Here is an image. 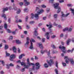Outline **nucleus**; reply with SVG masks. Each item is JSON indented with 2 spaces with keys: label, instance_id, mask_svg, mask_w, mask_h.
I'll list each match as a JSON object with an SVG mask.
<instances>
[{
  "label": "nucleus",
  "instance_id": "nucleus-14",
  "mask_svg": "<svg viewBox=\"0 0 74 74\" xmlns=\"http://www.w3.org/2000/svg\"><path fill=\"white\" fill-rule=\"evenodd\" d=\"M38 45L40 49H42L44 48V47H43V45H42V43H39Z\"/></svg>",
  "mask_w": 74,
  "mask_h": 74
},
{
  "label": "nucleus",
  "instance_id": "nucleus-23",
  "mask_svg": "<svg viewBox=\"0 0 74 74\" xmlns=\"http://www.w3.org/2000/svg\"><path fill=\"white\" fill-rule=\"evenodd\" d=\"M47 55L49 56V58H51V56H50V51L47 53Z\"/></svg>",
  "mask_w": 74,
  "mask_h": 74
},
{
  "label": "nucleus",
  "instance_id": "nucleus-58",
  "mask_svg": "<svg viewBox=\"0 0 74 74\" xmlns=\"http://www.w3.org/2000/svg\"><path fill=\"white\" fill-rule=\"evenodd\" d=\"M56 37V36L55 35H53L51 36V38H55V37Z\"/></svg>",
  "mask_w": 74,
  "mask_h": 74
},
{
  "label": "nucleus",
  "instance_id": "nucleus-36",
  "mask_svg": "<svg viewBox=\"0 0 74 74\" xmlns=\"http://www.w3.org/2000/svg\"><path fill=\"white\" fill-rule=\"evenodd\" d=\"M34 66L32 68V70H35V66H36V65L35 64V65H33Z\"/></svg>",
  "mask_w": 74,
  "mask_h": 74
},
{
  "label": "nucleus",
  "instance_id": "nucleus-54",
  "mask_svg": "<svg viewBox=\"0 0 74 74\" xmlns=\"http://www.w3.org/2000/svg\"><path fill=\"white\" fill-rule=\"evenodd\" d=\"M64 2V1L63 0H62L61 1H60L59 3H63Z\"/></svg>",
  "mask_w": 74,
  "mask_h": 74
},
{
  "label": "nucleus",
  "instance_id": "nucleus-13",
  "mask_svg": "<svg viewBox=\"0 0 74 74\" xmlns=\"http://www.w3.org/2000/svg\"><path fill=\"white\" fill-rule=\"evenodd\" d=\"M30 42H31V45L30 46V47H29V48L31 49H33V43H32V41L31 40H30Z\"/></svg>",
  "mask_w": 74,
  "mask_h": 74
},
{
  "label": "nucleus",
  "instance_id": "nucleus-17",
  "mask_svg": "<svg viewBox=\"0 0 74 74\" xmlns=\"http://www.w3.org/2000/svg\"><path fill=\"white\" fill-rule=\"evenodd\" d=\"M34 34H35V36H38V34L37 32V29H35V31L34 32Z\"/></svg>",
  "mask_w": 74,
  "mask_h": 74
},
{
  "label": "nucleus",
  "instance_id": "nucleus-47",
  "mask_svg": "<svg viewBox=\"0 0 74 74\" xmlns=\"http://www.w3.org/2000/svg\"><path fill=\"white\" fill-rule=\"evenodd\" d=\"M7 69H10V65L8 64H6Z\"/></svg>",
  "mask_w": 74,
  "mask_h": 74
},
{
  "label": "nucleus",
  "instance_id": "nucleus-21",
  "mask_svg": "<svg viewBox=\"0 0 74 74\" xmlns=\"http://www.w3.org/2000/svg\"><path fill=\"white\" fill-rule=\"evenodd\" d=\"M74 48H73L72 50H69L67 51V52H71V53H72V52H73V51H74Z\"/></svg>",
  "mask_w": 74,
  "mask_h": 74
},
{
  "label": "nucleus",
  "instance_id": "nucleus-4",
  "mask_svg": "<svg viewBox=\"0 0 74 74\" xmlns=\"http://www.w3.org/2000/svg\"><path fill=\"white\" fill-rule=\"evenodd\" d=\"M60 49H61L62 51V52L64 53H66V51H65V49H66V47L64 46H62L60 45L59 47Z\"/></svg>",
  "mask_w": 74,
  "mask_h": 74
},
{
  "label": "nucleus",
  "instance_id": "nucleus-35",
  "mask_svg": "<svg viewBox=\"0 0 74 74\" xmlns=\"http://www.w3.org/2000/svg\"><path fill=\"white\" fill-rule=\"evenodd\" d=\"M62 64L63 66H66V63H64L63 62H62Z\"/></svg>",
  "mask_w": 74,
  "mask_h": 74
},
{
  "label": "nucleus",
  "instance_id": "nucleus-20",
  "mask_svg": "<svg viewBox=\"0 0 74 74\" xmlns=\"http://www.w3.org/2000/svg\"><path fill=\"white\" fill-rule=\"evenodd\" d=\"M41 52L42 54H43L45 52H47V50H41Z\"/></svg>",
  "mask_w": 74,
  "mask_h": 74
},
{
  "label": "nucleus",
  "instance_id": "nucleus-45",
  "mask_svg": "<svg viewBox=\"0 0 74 74\" xmlns=\"http://www.w3.org/2000/svg\"><path fill=\"white\" fill-rule=\"evenodd\" d=\"M12 33L13 34H16V31H14L12 32Z\"/></svg>",
  "mask_w": 74,
  "mask_h": 74
},
{
  "label": "nucleus",
  "instance_id": "nucleus-32",
  "mask_svg": "<svg viewBox=\"0 0 74 74\" xmlns=\"http://www.w3.org/2000/svg\"><path fill=\"white\" fill-rule=\"evenodd\" d=\"M8 45H5V49H8Z\"/></svg>",
  "mask_w": 74,
  "mask_h": 74
},
{
  "label": "nucleus",
  "instance_id": "nucleus-55",
  "mask_svg": "<svg viewBox=\"0 0 74 74\" xmlns=\"http://www.w3.org/2000/svg\"><path fill=\"white\" fill-rule=\"evenodd\" d=\"M12 36H11L9 38V40H12Z\"/></svg>",
  "mask_w": 74,
  "mask_h": 74
},
{
  "label": "nucleus",
  "instance_id": "nucleus-62",
  "mask_svg": "<svg viewBox=\"0 0 74 74\" xmlns=\"http://www.w3.org/2000/svg\"><path fill=\"white\" fill-rule=\"evenodd\" d=\"M60 37H63V34H61L60 35Z\"/></svg>",
  "mask_w": 74,
  "mask_h": 74
},
{
  "label": "nucleus",
  "instance_id": "nucleus-42",
  "mask_svg": "<svg viewBox=\"0 0 74 74\" xmlns=\"http://www.w3.org/2000/svg\"><path fill=\"white\" fill-rule=\"evenodd\" d=\"M34 23V21H30V22L29 23L31 24V25H32V24H33Z\"/></svg>",
  "mask_w": 74,
  "mask_h": 74
},
{
  "label": "nucleus",
  "instance_id": "nucleus-49",
  "mask_svg": "<svg viewBox=\"0 0 74 74\" xmlns=\"http://www.w3.org/2000/svg\"><path fill=\"white\" fill-rule=\"evenodd\" d=\"M29 42L27 41L26 42V43L25 44V45H29Z\"/></svg>",
  "mask_w": 74,
  "mask_h": 74
},
{
  "label": "nucleus",
  "instance_id": "nucleus-60",
  "mask_svg": "<svg viewBox=\"0 0 74 74\" xmlns=\"http://www.w3.org/2000/svg\"><path fill=\"white\" fill-rule=\"evenodd\" d=\"M17 63H21V60H19L17 61Z\"/></svg>",
  "mask_w": 74,
  "mask_h": 74
},
{
  "label": "nucleus",
  "instance_id": "nucleus-3",
  "mask_svg": "<svg viewBox=\"0 0 74 74\" xmlns=\"http://www.w3.org/2000/svg\"><path fill=\"white\" fill-rule=\"evenodd\" d=\"M59 4L58 3H56L54 4V8L55 9H58V10L57 11V13H59L60 11V7L58 6Z\"/></svg>",
  "mask_w": 74,
  "mask_h": 74
},
{
  "label": "nucleus",
  "instance_id": "nucleus-15",
  "mask_svg": "<svg viewBox=\"0 0 74 74\" xmlns=\"http://www.w3.org/2000/svg\"><path fill=\"white\" fill-rule=\"evenodd\" d=\"M12 49L14 53H16V48L15 47L13 46V47Z\"/></svg>",
  "mask_w": 74,
  "mask_h": 74
},
{
  "label": "nucleus",
  "instance_id": "nucleus-52",
  "mask_svg": "<svg viewBox=\"0 0 74 74\" xmlns=\"http://www.w3.org/2000/svg\"><path fill=\"white\" fill-rule=\"evenodd\" d=\"M54 0H50L49 2L51 3H53Z\"/></svg>",
  "mask_w": 74,
  "mask_h": 74
},
{
  "label": "nucleus",
  "instance_id": "nucleus-30",
  "mask_svg": "<svg viewBox=\"0 0 74 74\" xmlns=\"http://www.w3.org/2000/svg\"><path fill=\"white\" fill-rule=\"evenodd\" d=\"M53 16L54 18H58V14H55Z\"/></svg>",
  "mask_w": 74,
  "mask_h": 74
},
{
  "label": "nucleus",
  "instance_id": "nucleus-18",
  "mask_svg": "<svg viewBox=\"0 0 74 74\" xmlns=\"http://www.w3.org/2000/svg\"><path fill=\"white\" fill-rule=\"evenodd\" d=\"M45 35L47 36V40H49V36H48L49 35V33H48V32H47L45 34Z\"/></svg>",
  "mask_w": 74,
  "mask_h": 74
},
{
  "label": "nucleus",
  "instance_id": "nucleus-33",
  "mask_svg": "<svg viewBox=\"0 0 74 74\" xmlns=\"http://www.w3.org/2000/svg\"><path fill=\"white\" fill-rule=\"evenodd\" d=\"M51 47H52V48H54V49H55V48H56V47H55V45H51Z\"/></svg>",
  "mask_w": 74,
  "mask_h": 74
},
{
  "label": "nucleus",
  "instance_id": "nucleus-22",
  "mask_svg": "<svg viewBox=\"0 0 74 74\" xmlns=\"http://www.w3.org/2000/svg\"><path fill=\"white\" fill-rule=\"evenodd\" d=\"M2 17H3L5 20H7V18H6V15H5V14H3L2 16Z\"/></svg>",
  "mask_w": 74,
  "mask_h": 74
},
{
  "label": "nucleus",
  "instance_id": "nucleus-1",
  "mask_svg": "<svg viewBox=\"0 0 74 74\" xmlns=\"http://www.w3.org/2000/svg\"><path fill=\"white\" fill-rule=\"evenodd\" d=\"M36 11H38V14H35V17L37 19H38V15L42 13L44 11V10H40L39 8L38 7L36 8Z\"/></svg>",
  "mask_w": 74,
  "mask_h": 74
},
{
  "label": "nucleus",
  "instance_id": "nucleus-6",
  "mask_svg": "<svg viewBox=\"0 0 74 74\" xmlns=\"http://www.w3.org/2000/svg\"><path fill=\"white\" fill-rule=\"evenodd\" d=\"M14 58H15V55L13 54L10 56V59L11 61H13V59H14Z\"/></svg>",
  "mask_w": 74,
  "mask_h": 74
},
{
  "label": "nucleus",
  "instance_id": "nucleus-41",
  "mask_svg": "<svg viewBox=\"0 0 74 74\" xmlns=\"http://www.w3.org/2000/svg\"><path fill=\"white\" fill-rule=\"evenodd\" d=\"M20 6H22V5H23V2H21L19 3Z\"/></svg>",
  "mask_w": 74,
  "mask_h": 74
},
{
  "label": "nucleus",
  "instance_id": "nucleus-27",
  "mask_svg": "<svg viewBox=\"0 0 74 74\" xmlns=\"http://www.w3.org/2000/svg\"><path fill=\"white\" fill-rule=\"evenodd\" d=\"M70 11H72V13L73 14V15H74V9H70Z\"/></svg>",
  "mask_w": 74,
  "mask_h": 74
},
{
  "label": "nucleus",
  "instance_id": "nucleus-63",
  "mask_svg": "<svg viewBox=\"0 0 74 74\" xmlns=\"http://www.w3.org/2000/svg\"><path fill=\"white\" fill-rule=\"evenodd\" d=\"M24 33L25 34H27V31H24Z\"/></svg>",
  "mask_w": 74,
  "mask_h": 74
},
{
  "label": "nucleus",
  "instance_id": "nucleus-12",
  "mask_svg": "<svg viewBox=\"0 0 74 74\" xmlns=\"http://www.w3.org/2000/svg\"><path fill=\"white\" fill-rule=\"evenodd\" d=\"M62 17H66V16H67L69 15V14L68 13L66 15H64V14H63V12H62Z\"/></svg>",
  "mask_w": 74,
  "mask_h": 74
},
{
  "label": "nucleus",
  "instance_id": "nucleus-10",
  "mask_svg": "<svg viewBox=\"0 0 74 74\" xmlns=\"http://www.w3.org/2000/svg\"><path fill=\"white\" fill-rule=\"evenodd\" d=\"M36 70L39 69V68H40V64L38 62L36 63Z\"/></svg>",
  "mask_w": 74,
  "mask_h": 74
},
{
  "label": "nucleus",
  "instance_id": "nucleus-19",
  "mask_svg": "<svg viewBox=\"0 0 74 74\" xmlns=\"http://www.w3.org/2000/svg\"><path fill=\"white\" fill-rule=\"evenodd\" d=\"M25 56V55L24 54H22L19 57V59H21L22 58L23 56Z\"/></svg>",
  "mask_w": 74,
  "mask_h": 74
},
{
  "label": "nucleus",
  "instance_id": "nucleus-5",
  "mask_svg": "<svg viewBox=\"0 0 74 74\" xmlns=\"http://www.w3.org/2000/svg\"><path fill=\"white\" fill-rule=\"evenodd\" d=\"M21 66H23L25 67V68L26 69H28V68H29V66L28 65H26V63H25V62H21Z\"/></svg>",
  "mask_w": 74,
  "mask_h": 74
},
{
  "label": "nucleus",
  "instance_id": "nucleus-61",
  "mask_svg": "<svg viewBox=\"0 0 74 74\" xmlns=\"http://www.w3.org/2000/svg\"><path fill=\"white\" fill-rule=\"evenodd\" d=\"M18 27L20 29H22V28L21 27V26L18 25Z\"/></svg>",
  "mask_w": 74,
  "mask_h": 74
},
{
  "label": "nucleus",
  "instance_id": "nucleus-34",
  "mask_svg": "<svg viewBox=\"0 0 74 74\" xmlns=\"http://www.w3.org/2000/svg\"><path fill=\"white\" fill-rule=\"evenodd\" d=\"M56 67H57V68H58V62L56 61Z\"/></svg>",
  "mask_w": 74,
  "mask_h": 74
},
{
  "label": "nucleus",
  "instance_id": "nucleus-40",
  "mask_svg": "<svg viewBox=\"0 0 74 74\" xmlns=\"http://www.w3.org/2000/svg\"><path fill=\"white\" fill-rule=\"evenodd\" d=\"M25 68L26 69V68L25 67L23 68L21 70V71H22V72H23L25 71Z\"/></svg>",
  "mask_w": 74,
  "mask_h": 74
},
{
  "label": "nucleus",
  "instance_id": "nucleus-57",
  "mask_svg": "<svg viewBox=\"0 0 74 74\" xmlns=\"http://www.w3.org/2000/svg\"><path fill=\"white\" fill-rule=\"evenodd\" d=\"M14 10H17V8H16V7L15 6L14 7Z\"/></svg>",
  "mask_w": 74,
  "mask_h": 74
},
{
  "label": "nucleus",
  "instance_id": "nucleus-51",
  "mask_svg": "<svg viewBox=\"0 0 74 74\" xmlns=\"http://www.w3.org/2000/svg\"><path fill=\"white\" fill-rule=\"evenodd\" d=\"M67 5L68 7H72L73 6V5L71 4H68Z\"/></svg>",
  "mask_w": 74,
  "mask_h": 74
},
{
  "label": "nucleus",
  "instance_id": "nucleus-31",
  "mask_svg": "<svg viewBox=\"0 0 74 74\" xmlns=\"http://www.w3.org/2000/svg\"><path fill=\"white\" fill-rule=\"evenodd\" d=\"M20 12H21V10L20 9H18V10L17 11L16 13L17 14H20Z\"/></svg>",
  "mask_w": 74,
  "mask_h": 74
},
{
  "label": "nucleus",
  "instance_id": "nucleus-44",
  "mask_svg": "<svg viewBox=\"0 0 74 74\" xmlns=\"http://www.w3.org/2000/svg\"><path fill=\"white\" fill-rule=\"evenodd\" d=\"M9 66H11L12 67H14V65L12 64V63H11L10 64Z\"/></svg>",
  "mask_w": 74,
  "mask_h": 74
},
{
  "label": "nucleus",
  "instance_id": "nucleus-28",
  "mask_svg": "<svg viewBox=\"0 0 74 74\" xmlns=\"http://www.w3.org/2000/svg\"><path fill=\"white\" fill-rule=\"evenodd\" d=\"M44 66L45 68H48V64L46 63L45 64Z\"/></svg>",
  "mask_w": 74,
  "mask_h": 74
},
{
  "label": "nucleus",
  "instance_id": "nucleus-38",
  "mask_svg": "<svg viewBox=\"0 0 74 74\" xmlns=\"http://www.w3.org/2000/svg\"><path fill=\"white\" fill-rule=\"evenodd\" d=\"M31 18H32L33 19V18H34V14H33L32 13L31 14Z\"/></svg>",
  "mask_w": 74,
  "mask_h": 74
},
{
  "label": "nucleus",
  "instance_id": "nucleus-64",
  "mask_svg": "<svg viewBox=\"0 0 74 74\" xmlns=\"http://www.w3.org/2000/svg\"><path fill=\"white\" fill-rule=\"evenodd\" d=\"M72 41L73 42H74V38H72Z\"/></svg>",
  "mask_w": 74,
  "mask_h": 74
},
{
  "label": "nucleus",
  "instance_id": "nucleus-29",
  "mask_svg": "<svg viewBox=\"0 0 74 74\" xmlns=\"http://www.w3.org/2000/svg\"><path fill=\"white\" fill-rule=\"evenodd\" d=\"M5 53L6 56H10V53H8L7 51H5Z\"/></svg>",
  "mask_w": 74,
  "mask_h": 74
},
{
  "label": "nucleus",
  "instance_id": "nucleus-59",
  "mask_svg": "<svg viewBox=\"0 0 74 74\" xmlns=\"http://www.w3.org/2000/svg\"><path fill=\"white\" fill-rule=\"evenodd\" d=\"M1 63L2 64H3V66H4V62L3 61H1Z\"/></svg>",
  "mask_w": 74,
  "mask_h": 74
},
{
  "label": "nucleus",
  "instance_id": "nucleus-37",
  "mask_svg": "<svg viewBox=\"0 0 74 74\" xmlns=\"http://www.w3.org/2000/svg\"><path fill=\"white\" fill-rule=\"evenodd\" d=\"M55 71L56 74H58V70L57 69H56L55 70Z\"/></svg>",
  "mask_w": 74,
  "mask_h": 74
},
{
  "label": "nucleus",
  "instance_id": "nucleus-56",
  "mask_svg": "<svg viewBox=\"0 0 74 74\" xmlns=\"http://www.w3.org/2000/svg\"><path fill=\"white\" fill-rule=\"evenodd\" d=\"M28 19V17L27 16L25 18V21H26V22H27V21Z\"/></svg>",
  "mask_w": 74,
  "mask_h": 74
},
{
  "label": "nucleus",
  "instance_id": "nucleus-43",
  "mask_svg": "<svg viewBox=\"0 0 74 74\" xmlns=\"http://www.w3.org/2000/svg\"><path fill=\"white\" fill-rule=\"evenodd\" d=\"M45 38H42V41L43 42H45Z\"/></svg>",
  "mask_w": 74,
  "mask_h": 74
},
{
  "label": "nucleus",
  "instance_id": "nucleus-16",
  "mask_svg": "<svg viewBox=\"0 0 74 74\" xmlns=\"http://www.w3.org/2000/svg\"><path fill=\"white\" fill-rule=\"evenodd\" d=\"M71 42V39H69L66 41V43L67 45H69L70 44V42Z\"/></svg>",
  "mask_w": 74,
  "mask_h": 74
},
{
  "label": "nucleus",
  "instance_id": "nucleus-39",
  "mask_svg": "<svg viewBox=\"0 0 74 74\" xmlns=\"http://www.w3.org/2000/svg\"><path fill=\"white\" fill-rule=\"evenodd\" d=\"M7 32H8V33H11V30H10L8 29H7Z\"/></svg>",
  "mask_w": 74,
  "mask_h": 74
},
{
  "label": "nucleus",
  "instance_id": "nucleus-25",
  "mask_svg": "<svg viewBox=\"0 0 74 74\" xmlns=\"http://www.w3.org/2000/svg\"><path fill=\"white\" fill-rule=\"evenodd\" d=\"M4 27L5 29H7V24L6 23H5L4 25Z\"/></svg>",
  "mask_w": 74,
  "mask_h": 74
},
{
  "label": "nucleus",
  "instance_id": "nucleus-11",
  "mask_svg": "<svg viewBox=\"0 0 74 74\" xmlns=\"http://www.w3.org/2000/svg\"><path fill=\"white\" fill-rule=\"evenodd\" d=\"M27 64H28V65H27L28 66V67H29V66H31V65H35V64H34L33 63H32L30 62H27Z\"/></svg>",
  "mask_w": 74,
  "mask_h": 74
},
{
  "label": "nucleus",
  "instance_id": "nucleus-8",
  "mask_svg": "<svg viewBox=\"0 0 74 74\" xmlns=\"http://www.w3.org/2000/svg\"><path fill=\"white\" fill-rule=\"evenodd\" d=\"M49 29L50 31L49 33H51L52 29H51V28H52V24L51 23H49Z\"/></svg>",
  "mask_w": 74,
  "mask_h": 74
},
{
  "label": "nucleus",
  "instance_id": "nucleus-7",
  "mask_svg": "<svg viewBox=\"0 0 74 74\" xmlns=\"http://www.w3.org/2000/svg\"><path fill=\"white\" fill-rule=\"evenodd\" d=\"M47 63L49 66H52V64H53V61L52 60H50L49 62L48 61H47Z\"/></svg>",
  "mask_w": 74,
  "mask_h": 74
},
{
  "label": "nucleus",
  "instance_id": "nucleus-26",
  "mask_svg": "<svg viewBox=\"0 0 74 74\" xmlns=\"http://www.w3.org/2000/svg\"><path fill=\"white\" fill-rule=\"evenodd\" d=\"M8 8H3V12H4L5 11H8Z\"/></svg>",
  "mask_w": 74,
  "mask_h": 74
},
{
  "label": "nucleus",
  "instance_id": "nucleus-24",
  "mask_svg": "<svg viewBox=\"0 0 74 74\" xmlns=\"http://www.w3.org/2000/svg\"><path fill=\"white\" fill-rule=\"evenodd\" d=\"M16 44H21V41H19V40H16Z\"/></svg>",
  "mask_w": 74,
  "mask_h": 74
},
{
  "label": "nucleus",
  "instance_id": "nucleus-50",
  "mask_svg": "<svg viewBox=\"0 0 74 74\" xmlns=\"http://www.w3.org/2000/svg\"><path fill=\"white\" fill-rule=\"evenodd\" d=\"M26 27H27V29H29L30 28V26H29V25H26Z\"/></svg>",
  "mask_w": 74,
  "mask_h": 74
},
{
  "label": "nucleus",
  "instance_id": "nucleus-48",
  "mask_svg": "<svg viewBox=\"0 0 74 74\" xmlns=\"http://www.w3.org/2000/svg\"><path fill=\"white\" fill-rule=\"evenodd\" d=\"M30 40H31V42H32H32H35V40L34 39H33L32 38L31 39V40H30Z\"/></svg>",
  "mask_w": 74,
  "mask_h": 74
},
{
  "label": "nucleus",
  "instance_id": "nucleus-46",
  "mask_svg": "<svg viewBox=\"0 0 74 74\" xmlns=\"http://www.w3.org/2000/svg\"><path fill=\"white\" fill-rule=\"evenodd\" d=\"M41 7L42 8H46V6L44 5H41Z\"/></svg>",
  "mask_w": 74,
  "mask_h": 74
},
{
  "label": "nucleus",
  "instance_id": "nucleus-2",
  "mask_svg": "<svg viewBox=\"0 0 74 74\" xmlns=\"http://www.w3.org/2000/svg\"><path fill=\"white\" fill-rule=\"evenodd\" d=\"M64 59H66L65 62L66 63L68 64L69 63V61L71 62V63L72 64H73L74 63V61H73V59H71L70 58H68V57L67 56H65L64 57Z\"/></svg>",
  "mask_w": 74,
  "mask_h": 74
},
{
  "label": "nucleus",
  "instance_id": "nucleus-9",
  "mask_svg": "<svg viewBox=\"0 0 74 74\" xmlns=\"http://www.w3.org/2000/svg\"><path fill=\"white\" fill-rule=\"evenodd\" d=\"M68 28L66 27L64 29H63V32H65V31H68L69 32H71L72 30V29L70 28L68 30Z\"/></svg>",
  "mask_w": 74,
  "mask_h": 74
},
{
  "label": "nucleus",
  "instance_id": "nucleus-53",
  "mask_svg": "<svg viewBox=\"0 0 74 74\" xmlns=\"http://www.w3.org/2000/svg\"><path fill=\"white\" fill-rule=\"evenodd\" d=\"M24 12H27L28 10H27V9L25 8L24 10Z\"/></svg>",
  "mask_w": 74,
  "mask_h": 74
}]
</instances>
